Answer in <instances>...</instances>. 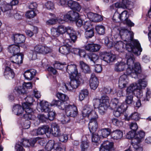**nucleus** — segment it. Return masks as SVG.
I'll return each instance as SVG.
<instances>
[{"label": "nucleus", "mask_w": 151, "mask_h": 151, "mask_svg": "<svg viewBox=\"0 0 151 151\" xmlns=\"http://www.w3.org/2000/svg\"><path fill=\"white\" fill-rule=\"evenodd\" d=\"M58 145L57 142H55L53 140L48 141L45 147V149L47 151H51L53 149H55Z\"/></svg>", "instance_id": "obj_30"}, {"label": "nucleus", "mask_w": 151, "mask_h": 151, "mask_svg": "<svg viewBox=\"0 0 151 151\" xmlns=\"http://www.w3.org/2000/svg\"><path fill=\"white\" fill-rule=\"evenodd\" d=\"M64 108L62 110H64L65 113L68 116L74 117L78 114L77 109L75 105H71L65 103Z\"/></svg>", "instance_id": "obj_4"}, {"label": "nucleus", "mask_w": 151, "mask_h": 151, "mask_svg": "<svg viewBox=\"0 0 151 151\" xmlns=\"http://www.w3.org/2000/svg\"><path fill=\"white\" fill-rule=\"evenodd\" d=\"M51 133L55 137H58L61 134L59 126L57 124L53 125L50 128L49 134Z\"/></svg>", "instance_id": "obj_22"}, {"label": "nucleus", "mask_w": 151, "mask_h": 151, "mask_svg": "<svg viewBox=\"0 0 151 151\" xmlns=\"http://www.w3.org/2000/svg\"><path fill=\"white\" fill-rule=\"evenodd\" d=\"M137 86L130 85L127 89L126 99L125 101L127 104H131L133 101V92L136 89Z\"/></svg>", "instance_id": "obj_5"}, {"label": "nucleus", "mask_w": 151, "mask_h": 151, "mask_svg": "<svg viewBox=\"0 0 151 151\" xmlns=\"http://www.w3.org/2000/svg\"><path fill=\"white\" fill-rule=\"evenodd\" d=\"M129 128L133 131L135 132L138 128V127L136 123L132 122L129 124Z\"/></svg>", "instance_id": "obj_64"}, {"label": "nucleus", "mask_w": 151, "mask_h": 151, "mask_svg": "<svg viewBox=\"0 0 151 151\" xmlns=\"http://www.w3.org/2000/svg\"><path fill=\"white\" fill-rule=\"evenodd\" d=\"M125 44L121 41H119L115 43L114 47L116 50L119 52H122L124 49Z\"/></svg>", "instance_id": "obj_34"}, {"label": "nucleus", "mask_w": 151, "mask_h": 151, "mask_svg": "<svg viewBox=\"0 0 151 151\" xmlns=\"http://www.w3.org/2000/svg\"><path fill=\"white\" fill-rule=\"evenodd\" d=\"M88 147V140L85 136H83L82 138V141L81 145V151H86Z\"/></svg>", "instance_id": "obj_40"}, {"label": "nucleus", "mask_w": 151, "mask_h": 151, "mask_svg": "<svg viewBox=\"0 0 151 151\" xmlns=\"http://www.w3.org/2000/svg\"><path fill=\"white\" fill-rule=\"evenodd\" d=\"M80 65L82 71L86 73H90L91 71L88 65L84 63L83 61L80 62Z\"/></svg>", "instance_id": "obj_33"}, {"label": "nucleus", "mask_w": 151, "mask_h": 151, "mask_svg": "<svg viewBox=\"0 0 151 151\" xmlns=\"http://www.w3.org/2000/svg\"><path fill=\"white\" fill-rule=\"evenodd\" d=\"M33 29L32 31L29 30H27L25 31L26 35L30 37L32 36L34 34H36L38 32V28L37 27H33Z\"/></svg>", "instance_id": "obj_54"}, {"label": "nucleus", "mask_w": 151, "mask_h": 151, "mask_svg": "<svg viewBox=\"0 0 151 151\" xmlns=\"http://www.w3.org/2000/svg\"><path fill=\"white\" fill-rule=\"evenodd\" d=\"M81 77V76L80 75L77 76H76L74 77V78H70V84L74 89L77 88L80 84L83 82V80Z\"/></svg>", "instance_id": "obj_14"}, {"label": "nucleus", "mask_w": 151, "mask_h": 151, "mask_svg": "<svg viewBox=\"0 0 151 151\" xmlns=\"http://www.w3.org/2000/svg\"><path fill=\"white\" fill-rule=\"evenodd\" d=\"M66 65V63L65 62L61 63L59 62H56L54 64V66L55 68L61 70L63 68L64 66Z\"/></svg>", "instance_id": "obj_58"}, {"label": "nucleus", "mask_w": 151, "mask_h": 151, "mask_svg": "<svg viewBox=\"0 0 151 151\" xmlns=\"http://www.w3.org/2000/svg\"><path fill=\"white\" fill-rule=\"evenodd\" d=\"M68 5L71 9L78 12H79L81 9V6L78 2L72 0L68 1Z\"/></svg>", "instance_id": "obj_20"}, {"label": "nucleus", "mask_w": 151, "mask_h": 151, "mask_svg": "<svg viewBox=\"0 0 151 151\" xmlns=\"http://www.w3.org/2000/svg\"><path fill=\"white\" fill-rule=\"evenodd\" d=\"M14 91L18 94H24L26 93L27 91L23 86H19L15 88Z\"/></svg>", "instance_id": "obj_46"}, {"label": "nucleus", "mask_w": 151, "mask_h": 151, "mask_svg": "<svg viewBox=\"0 0 151 151\" xmlns=\"http://www.w3.org/2000/svg\"><path fill=\"white\" fill-rule=\"evenodd\" d=\"M88 92L87 89H83L80 92L79 98L80 101H82L88 95Z\"/></svg>", "instance_id": "obj_48"}, {"label": "nucleus", "mask_w": 151, "mask_h": 151, "mask_svg": "<svg viewBox=\"0 0 151 151\" xmlns=\"http://www.w3.org/2000/svg\"><path fill=\"white\" fill-rule=\"evenodd\" d=\"M100 138L97 133H92V142L94 143H99L100 141Z\"/></svg>", "instance_id": "obj_55"}, {"label": "nucleus", "mask_w": 151, "mask_h": 151, "mask_svg": "<svg viewBox=\"0 0 151 151\" xmlns=\"http://www.w3.org/2000/svg\"><path fill=\"white\" fill-rule=\"evenodd\" d=\"M94 35V32L93 29H90L89 30L86 31L85 32V37L87 39L91 38Z\"/></svg>", "instance_id": "obj_56"}, {"label": "nucleus", "mask_w": 151, "mask_h": 151, "mask_svg": "<svg viewBox=\"0 0 151 151\" xmlns=\"http://www.w3.org/2000/svg\"><path fill=\"white\" fill-rule=\"evenodd\" d=\"M127 76L125 75L121 76L119 79V86L121 88H125L128 83L127 81Z\"/></svg>", "instance_id": "obj_28"}, {"label": "nucleus", "mask_w": 151, "mask_h": 151, "mask_svg": "<svg viewBox=\"0 0 151 151\" xmlns=\"http://www.w3.org/2000/svg\"><path fill=\"white\" fill-rule=\"evenodd\" d=\"M24 55L21 53L14 55L12 56L10 60L13 63H15L19 65L20 64L22 63Z\"/></svg>", "instance_id": "obj_10"}, {"label": "nucleus", "mask_w": 151, "mask_h": 151, "mask_svg": "<svg viewBox=\"0 0 151 151\" xmlns=\"http://www.w3.org/2000/svg\"><path fill=\"white\" fill-rule=\"evenodd\" d=\"M45 6L48 10H53L54 8V3L51 1H47L45 4Z\"/></svg>", "instance_id": "obj_62"}, {"label": "nucleus", "mask_w": 151, "mask_h": 151, "mask_svg": "<svg viewBox=\"0 0 151 151\" xmlns=\"http://www.w3.org/2000/svg\"><path fill=\"white\" fill-rule=\"evenodd\" d=\"M101 47L100 45L94 43L88 44L84 46L86 50L92 52L98 51Z\"/></svg>", "instance_id": "obj_15"}, {"label": "nucleus", "mask_w": 151, "mask_h": 151, "mask_svg": "<svg viewBox=\"0 0 151 151\" xmlns=\"http://www.w3.org/2000/svg\"><path fill=\"white\" fill-rule=\"evenodd\" d=\"M58 145L56 147L55 149L56 151H65V147L64 145L61 144L60 143L57 142Z\"/></svg>", "instance_id": "obj_59"}, {"label": "nucleus", "mask_w": 151, "mask_h": 151, "mask_svg": "<svg viewBox=\"0 0 151 151\" xmlns=\"http://www.w3.org/2000/svg\"><path fill=\"white\" fill-rule=\"evenodd\" d=\"M126 57L127 58V64H126L127 67V66H132L134 60L133 55L131 53L129 52L127 54Z\"/></svg>", "instance_id": "obj_38"}, {"label": "nucleus", "mask_w": 151, "mask_h": 151, "mask_svg": "<svg viewBox=\"0 0 151 151\" xmlns=\"http://www.w3.org/2000/svg\"><path fill=\"white\" fill-rule=\"evenodd\" d=\"M125 49L128 52H133L137 56L140 55L142 51L140 45L137 40L131 41L129 43L125 44Z\"/></svg>", "instance_id": "obj_2"}, {"label": "nucleus", "mask_w": 151, "mask_h": 151, "mask_svg": "<svg viewBox=\"0 0 151 151\" xmlns=\"http://www.w3.org/2000/svg\"><path fill=\"white\" fill-rule=\"evenodd\" d=\"M121 37L124 41H131L132 40L134 35L132 32L128 31L127 29L123 28L120 31Z\"/></svg>", "instance_id": "obj_6"}, {"label": "nucleus", "mask_w": 151, "mask_h": 151, "mask_svg": "<svg viewBox=\"0 0 151 151\" xmlns=\"http://www.w3.org/2000/svg\"><path fill=\"white\" fill-rule=\"evenodd\" d=\"M127 108L122 106L121 108H117L116 110L113 112L114 115L116 117H118L121 113L126 111Z\"/></svg>", "instance_id": "obj_44"}, {"label": "nucleus", "mask_w": 151, "mask_h": 151, "mask_svg": "<svg viewBox=\"0 0 151 151\" xmlns=\"http://www.w3.org/2000/svg\"><path fill=\"white\" fill-rule=\"evenodd\" d=\"M51 51V50L48 47L41 45H37L34 47L32 58L33 60H35L37 58V54H46Z\"/></svg>", "instance_id": "obj_3"}, {"label": "nucleus", "mask_w": 151, "mask_h": 151, "mask_svg": "<svg viewBox=\"0 0 151 151\" xmlns=\"http://www.w3.org/2000/svg\"><path fill=\"white\" fill-rule=\"evenodd\" d=\"M62 86L64 88H65L66 90L70 91H72L74 88L72 86L70 83H69L66 84L65 83H62Z\"/></svg>", "instance_id": "obj_61"}, {"label": "nucleus", "mask_w": 151, "mask_h": 151, "mask_svg": "<svg viewBox=\"0 0 151 151\" xmlns=\"http://www.w3.org/2000/svg\"><path fill=\"white\" fill-rule=\"evenodd\" d=\"M112 106L114 108H121L122 106L124 107H127V105L124 103L120 102L116 98H114L111 99V102Z\"/></svg>", "instance_id": "obj_21"}, {"label": "nucleus", "mask_w": 151, "mask_h": 151, "mask_svg": "<svg viewBox=\"0 0 151 151\" xmlns=\"http://www.w3.org/2000/svg\"><path fill=\"white\" fill-rule=\"evenodd\" d=\"M66 70L69 74L70 78H74L77 76L80 75L78 73L76 65L75 64L68 65L67 66Z\"/></svg>", "instance_id": "obj_8"}, {"label": "nucleus", "mask_w": 151, "mask_h": 151, "mask_svg": "<svg viewBox=\"0 0 151 151\" xmlns=\"http://www.w3.org/2000/svg\"><path fill=\"white\" fill-rule=\"evenodd\" d=\"M99 83L98 80L95 74L92 73L89 80V85L91 88L93 90H95L98 86Z\"/></svg>", "instance_id": "obj_13"}, {"label": "nucleus", "mask_w": 151, "mask_h": 151, "mask_svg": "<svg viewBox=\"0 0 151 151\" xmlns=\"http://www.w3.org/2000/svg\"><path fill=\"white\" fill-rule=\"evenodd\" d=\"M129 3L128 0H120L119 2H116L114 4V6L116 8L128 9L129 7Z\"/></svg>", "instance_id": "obj_17"}, {"label": "nucleus", "mask_w": 151, "mask_h": 151, "mask_svg": "<svg viewBox=\"0 0 151 151\" xmlns=\"http://www.w3.org/2000/svg\"><path fill=\"white\" fill-rule=\"evenodd\" d=\"M87 57L94 63L97 62L99 60V57L97 55L94 53H90L87 54Z\"/></svg>", "instance_id": "obj_47"}, {"label": "nucleus", "mask_w": 151, "mask_h": 151, "mask_svg": "<svg viewBox=\"0 0 151 151\" xmlns=\"http://www.w3.org/2000/svg\"><path fill=\"white\" fill-rule=\"evenodd\" d=\"M132 68L134 70V72H135V75L137 76L138 74L141 72L140 64L139 63L137 62L134 63V67Z\"/></svg>", "instance_id": "obj_49"}, {"label": "nucleus", "mask_w": 151, "mask_h": 151, "mask_svg": "<svg viewBox=\"0 0 151 151\" xmlns=\"http://www.w3.org/2000/svg\"><path fill=\"white\" fill-rule=\"evenodd\" d=\"M28 102L24 103L22 104V106L23 108L25 110V113L34 115V111L29 106L31 104V103L29 102L28 104H27Z\"/></svg>", "instance_id": "obj_37"}, {"label": "nucleus", "mask_w": 151, "mask_h": 151, "mask_svg": "<svg viewBox=\"0 0 151 151\" xmlns=\"http://www.w3.org/2000/svg\"><path fill=\"white\" fill-rule=\"evenodd\" d=\"M111 130L109 128L102 129L99 131V134L103 138L107 137L111 133Z\"/></svg>", "instance_id": "obj_39"}, {"label": "nucleus", "mask_w": 151, "mask_h": 151, "mask_svg": "<svg viewBox=\"0 0 151 151\" xmlns=\"http://www.w3.org/2000/svg\"><path fill=\"white\" fill-rule=\"evenodd\" d=\"M66 28L67 27L62 25L59 26L57 28L60 34H63L66 32Z\"/></svg>", "instance_id": "obj_60"}, {"label": "nucleus", "mask_w": 151, "mask_h": 151, "mask_svg": "<svg viewBox=\"0 0 151 151\" xmlns=\"http://www.w3.org/2000/svg\"><path fill=\"white\" fill-rule=\"evenodd\" d=\"M12 38L14 39V42L18 44L23 43L25 40V36L22 34H19L14 35Z\"/></svg>", "instance_id": "obj_19"}, {"label": "nucleus", "mask_w": 151, "mask_h": 151, "mask_svg": "<svg viewBox=\"0 0 151 151\" xmlns=\"http://www.w3.org/2000/svg\"><path fill=\"white\" fill-rule=\"evenodd\" d=\"M24 110V109L23 108V106L22 107L21 106L18 105L14 106L12 109L13 111L17 115L21 114L23 113Z\"/></svg>", "instance_id": "obj_41"}, {"label": "nucleus", "mask_w": 151, "mask_h": 151, "mask_svg": "<svg viewBox=\"0 0 151 151\" xmlns=\"http://www.w3.org/2000/svg\"><path fill=\"white\" fill-rule=\"evenodd\" d=\"M111 122L113 124L117 126L120 127L123 125V122L116 118H113L111 120Z\"/></svg>", "instance_id": "obj_57"}, {"label": "nucleus", "mask_w": 151, "mask_h": 151, "mask_svg": "<svg viewBox=\"0 0 151 151\" xmlns=\"http://www.w3.org/2000/svg\"><path fill=\"white\" fill-rule=\"evenodd\" d=\"M51 34L54 37H58L60 35L57 28H53L51 29Z\"/></svg>", "instance_id": "obj_63"}, {"label": "nucleus", "mask_w": 151, "mask_h": 151, "mask_svg": "<svg viewBox=\"0 0 151 151\" xmlns=\"http://www.w3.org/2000/svg\"><path fill=\"white\" fill-rule=\"evenodd\" d=\"M126 67L127 65L124 63H118L115 65L114 69L117 72H120L123 71Z\"/></svg>", "instance_id": "obj_36"}, {"label": "nucleus", "mask_w": 151, "mask_h": 151, "mask_svg": "<svg viewBox=\"0 0 151 151\" xmlns=\"http://www.w3.org/2000/svg\"><path fill=\"white\" fill-rule=\"evenodd\" d=\"M140 118L139 114L136 112L132 113L129 116L127 115H124V119L125 120L129 121L131 119L136 121H139Z\"/></svg>", "instance_id": "obj_24"}, {"label": "nucleus", "mask_w": 151, "mask_h": 151, "mask_svg": "<svg viewBox=\"0 0 151 151\" xmlns=\"http://www.w3.org/2000/svg\"><path fill=\"white\" fill-rule=\"evenodd\" d=\"M12 7L9 4L4 3L1 5V11L4 13H6L7 11L12 9Z\"/></svg>", "instance_id": "obj_45"}, {"label": "nucleus", "mask_w": 151, "mask_h": 151, "mask_svg": "<svg viewBox=\"0 0 151 151\" xmlns=\"http://www.w3.org/2000/svg\"><path fill=\"white\" fill-rule=\"evenodd\" d=\"M111 135L112 139L117 140L122 138L123 136V133L120 130L117 129L111 132Z\"/></svg>", "instance_id": "obj_27"}, {"label": "nucleus", "mask_w": 151, "mask_h": 151, "mask_svg": "<svg viewBox=\"0 0 151 151\" xmlns=\"http://www.w3.org/2000/svg\"><path fill=\"white\" fill-rule=\"evenodd\" d=\"M4 76L6 77L13 78L14 76V73L11 68L8 66H6L4 70Z\"/></svg>", "instance_id": "obj_32"}, {"label": "nucleus", "mask_w": 151, "mask_h": 151, "mask_svg": "<svg viewBox=\"0 0 151 151\" xmlns=\"http://www.w3.org/2000/svg\"><path fill=\"white\" fill-rule=\"evenodd\" d=\"M131 66H127V68L126 69V73L128 75H131L132 77L136 78L137 76L135 75V72H134V70L131 68Z\"/></svg>", "instance_id": "obj_53"}, {"label": "nucleus", "mask_w": 151, "mask_h": 151, "mask_svg": "<svg viewBox=\"0 0 151 151\" xmlns=\"http://www.w3.org/2000/svg\"><path fill=\"white\" fill-rule=\"evenodd\" d=\"M114 150V143L106 141L101 144L100 151H112Z\"/></svg>", "instance_id": "obj_9"}, {"label": "nucleus", "mask_w": 151, "mask_h": 151, "mask_svg": "<svg viewBox=\"0 0 151 151\" xmlns=\"http://www.w3.org/2000/svg\"><path fill=\"white\" fill-rule=\"evenodd\" d=\"M102 60L107 63L113 62L116 59L114 55L110 53L104 52L101 56Z\"/></svg>", "instance_id": "obj_12"}, {"label": "nucleus", "mask_w": 151, "mask_h": 151, "mask_svg": "<svg viewBox=\"0 0 151 151\" xmlns=\"http://www.w3.org/2000/svg\"><path fill=\"white\" fill-rule=\"evenodd\" d=\"M65 104L64 102H61V101L55 99H54L52 101L51 104V106H55L59 109H63L64 108Z\"/></svg>", "instance_id": "obj_35"}, {"label": "nucleus", "mask_w": 151, "mask_h": 151, "mask_svg": "<svg viewBox=\"0 0 151 151\" xmlns=\"http://www.w3.org/2000/svg\"><path fill=\"white\" fill-rule=\"evenodd\" d=\"M92 110L91 107L88 106H85L82 111L83 116L84 117H87Z\"/></svg>", "instance_id": "obj_43"}, {"label": "nucleus", "mask_w": 151, "mask_h": 151, "mask_svg": "<svg viewBox=\"0 0 151 151\" xmlns=\"http://www.w3.org/2000/svg\"><path fill=\"white\" fill-rule=\"evenodd\" d=\"M8 51L13 55L17 54L20 52V48L18 45L13 44L9 46L8 48Z\"/></svg>", "instance_id": "obj_25"}, {"label": "nucleus", "mask_w": 151, "mask_h": 151, "mask_svg": "<svg viewBox=\"0 0 151 151\" xmlns=\"http://www.w3.org/2000/svg\"><path fill=\"white\" fill-rule=\"evenodd\" d=\"M147 82L145 79H139L138 80V83H133L130 85H133L134 86H137L136 89L137 88L142 89L145 87L147 86Z\"/></svg>", "instance_id": "obj_29"}, {"label": "nucleus", "mask_w": 151, "mask_h": 151, "mask_svg": "<svg viewBox=\"0 0 151 151\" xmlns=\"http://www.w3.org/2000/svg\"><path fill=\"white\" fill-rule=\"evenodd\" d=\"M95 29L99 35H102L105 33V27L103 25H97Z\"/></svg>", "instance_id": "obj_52"}, {"label": "nucleus", "mask_w": 151, "mask_h": 151, "mask_svg": "<svg viewBox=\"0 0 151 151\" xmlns=\"http://www.w3.org/2000/svg\"><path fill=\"white\" fill-rule=\"evenodd\" d=\"M109 101L108 96L106 95H104L100 99H94L93 105L95 108L98 109L99 113L103 115L105 114L109 106Z\"/></svg>", "instance_id": "obj_1"}, {"label": "nucleus", "mask_w": 151, "mask_h": 151, "mask_svg": "<svg viewBox=\"0 0 151 151\" xmlns=\"http://www.w3.org/2000/svg\"><path fill=\"white\" fill-rule=\"evenodd\" d=\"M145 136V133L142 131L138 132L136 137L132 139V143L137 144L141 142Z\"/></svg>", "instance_id": "obj_16"}, {"label": "nucleus", "mask_w": 151, "mask_h": 151, "mask_svg": "<svg viewBox=\"0 0 151 151\" xmlns=\"http://www.w3.org/2000/svg\"><path fill=\"white\" fill-rule=\"evenodd\" d=\"M70 13H71L70 21L74 22L79 18V14L78 12L72 10L70 11Z\"/></svg>", "instance_id": "obj_51"}, {"label": "nucleus", "mask_w": 151, "mask_h": 151, "mask_svg": "<svg viewBox=\"0 0 151 151\" xmlns=\"http://www.w3.org/2000/svg\"><path fill=\"white\" fill-rule=\"evenodd\" d=\"M87 117L90 119V121H97L98 116L95 111L92 110Z\"/></svg>", "instance_id": "obj_50"}, {"label": "nucleus", "mask_w": 151, "mask_h": 151, "mask_svg": "<svg viewBox=\"0 0 151 151\" xmlns=\"http://www.w3.org/2000/svg\"><path fill=\"white\" fill-rule=\"evenodd\" d=\"M88 127L91 133H95L98 128L97 121H90L88 124Z\"/></svg>", "instance_id": "obj_31"}, {"label": "nucleus", "mask_w": 151, "mask_h": 151, "mask_svg": "<svg viewBox=\"0 0 151 151\" xmlns=\"http://www.w3.org/2000/svg\"><path fill=\"white\" fill-rule=\"evenodd\" d=\"M50 127L47 125H43L39 127L37 131V135H41L47 133L49 134Z\"/></svg>", "instance_id": "obj_23"}, {"label": "nucleus", "mask_w": 151, "mask_h": 151, "mask_svg": "<svg viewBox=\"0 0 151 151\" xmlns=\"http://www.w3.org/2000/svg\"><path fill=\"white\" fill-rule=\"evenodd\" d=\"M129 17L127 15V12L124 10L119 14L118 13H115L113 16V19L114 21L116 22L117 19H119L123 22L128 18Z\"/></svg>", "instance_id": "obj_11"}, {"label": "nucleus", "mask_w": 151, "mask_h": 151, "mask_svg": "<svg viewBox=\"0 0 151 151\" xmlns=\"http://www.w3.org/2000/svg\"><path fill=\"white\" fill-rule=\"evenodd\" d=\"M56 96L60 101L61 102L67 103L66 101L69 100V98L68 96L61 93L58 92L56 94Z\"/></svg>", "instance_id": "obj_42"}, {"label": "nucleus", "mask_w": 151, "mask_h": 151, "mask_svg": "<svg viewBox=\"0 0 151 151\" xmlns=\"http://www.w3.org/2000/svg\"><path fill=\"white\" fill-rule=\"evenodd\" d=\"M36 72V70L33 69L27 70L24 72V76L25 79L30 81L35 76Z\"/></svg>", "instance_id": "obj_18"}, {"label": "nucleus", "mask_w": 151, "mask_h": 151, "mask_svg": "<svg viewBox=\"0 0 151 151\" xmlns=\"http://www.w3.org/2000/svg\"><path fill=\"white\" fill-rule=\"evenodd\" d=\"M64 43V44L60 47L59 51L61 53L65 55L69 52L72 43L70 40L68 39H65Z\"/></svg>", "instance_id": "obj_7"}, {"label": "nucleus", "mask_w": 151, "mask_h": 151, "mask_svg": "<svg viewBox=\"0 0 151 151\" xmlns=\"http://www.w3.org/2000/svg\"><path fill=\"white\" fill-rule=\"evenodd\" d=\"M41 111L47 112L50 110L51 106L47 101H42L40 103Z\"/></svg>", "instance_id": "obj_26"}]
</instances>
